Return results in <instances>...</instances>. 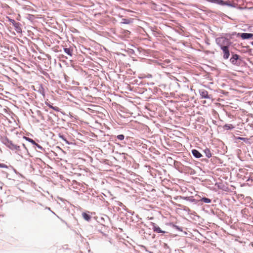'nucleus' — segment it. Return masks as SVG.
Listing matches in <instances>:
<instances>
[{
	"label": "nucleus",
	"mask_w": 253,
	"mask_h": 253,
	"mask_svg": "<svg viewBox=\"0 0 253 253\" xmlns=\"http://www.w3.org/2000/svg\"><path fill=\"white\" fill-rule=\"evenodd\" d=\"M223 52L224 55L223 57L225 59L228 58L229 56V52L228 51V48L227 46H224L221 47Z\"/></svg>",
	"instance_id": "obj_1"
},
{
	"label": "nucleus",
	"mask_w": 253,
	"mask_h": 253,
	"mask_svg": "<svg viewBox=\"0 0 253 253\" xmlns=\"http://www.w3.org/2000/svg\"><path fill=\"white\" fill-rule=\"evenodd\" d=\"M243 39H248L253 37V34L251 33L238 34Z\"/></svg>",
	"instance_id": "obj_2"
},
{
	"label": "nucleus",
	"mask_w": 253,
	"mask_h": 253,
	"mask_svg": "<svg viewBox=\"0 0 253 253\" xmlns=\"http://www.w3.org/2000/svg\"><path fill=\"white\" fill-rule=\"evenodd\" d=\"M8 147L11 150H15L17 151H19L20 150V147L14 145V144L10 142L8 145Z\"/></svg>",
	"instance_id": "obj_3"
},
{
	"label": "nucleus",
	"mask_w": 253,
	"mask_h": 253,
	"mask_svg": "<svg viewBox=\"0 0 253 253\" xmlns=\"http://www.w3.org/2000/svg\"><path fill=\"white\" fill-rule=\"evenodd\" d=\"M192 153L194 156L197 158H200L202 157L201 153L197 150H193Z\"/></svg>",
	"instance_id": "obj_4"
},
{
	"label": "nucleus",
	"mask_w": 253,
	"mask_h": 253,
	"mask_svg": "<svg viewBox=\"0 0 253 253\" xmlns=\"http://www.w3.org/2000/svg\"><path fill=\"white\" fill-rule=\"evenodd\" d=\"M204 153L208 158H210L211 156V154L209 149H206L204 150Z\"/></svg>",
	"instance_id": "obj_5"
},
{
	"label": "nucleus",
	"mask_w": 253,
	"mask_h": 253,
	"mask_svg": "<svg viewBox=\"0 0 253 253\" xmlns=\"http://www.w3.org/2000/svg\"><path fill=\"white\" fill-rule=\"evenodd\" d=\"M82 215H83V216L85 220H87V221H88V220H90V215H88V214H87V213H85V212H84V213H83Z\"/></svg>",
	"instance_id": "obj_6"
},
{
	"label": "nucleus",
	"mask_w": 253,
	"mask_h": 253,
	"mask_svg": "<svg viewBox=\"0 0 253 253\" xmlns=\"http://www.w3.org/2000/svg\"><path fill=\"white\" fill-rule=\"evenodd\" d=\"M154 230L158 233H165V232L162 231L159 227L155 226L154 227Z\"/></svg>",
	"instance_id": "obj_7"
},
{
	"label": "nucleus",
	"mask_w": 253,
	"mask_h": 253,
	"mask_svg": "<svg viewBox=\"0 0 253 253\" xmlns=\"http://www.w3.org/2000/svg\"><path fill=\"white\" fill-rule=\"evenodd\" d=\"M201 200L206 203H210L211 202L210 199L207 198H203Z\"/></svg>",
	"instance_id": "obj_8"
},
{
	"label": "nucleus",
	"mask_w": 253,
	"mask_h": 253,
	"mask_svg": "<svg viewBox=\"0 0 253 253\" xmlns=\"http://www.w3.org/2000/svg\"><path fill=\"white\" fill-rule=\"evenodd\" d=\"M24 138H25L27 140H28L29 142L32 143V144H36V143L33 139L26 137H24Z\"/></svg>",
	"instance_id": "obj_9"
},
{
	"label": "nucleus",
	"mask_w": 253,
	"mask_h": 253,
	"mask_svg": "<svg viewBox=\"0 0 253 253\" xmlns=\"http://www.w3.org/2000/svg\"><path fill=\"white\" fill-rule=\"evenodd\" d=\"M238 58V56L236 54H235L233 56V57L231 59L232 62H234V60H236Z\"/></svg>",
	"instance_id": "obj_10"
},
{
	"label": "nucleus",
	"mask_w": 253,
	"mask_h": 253,
	"mask_svg": "<svg viewBox=\"0 0 253 253\" xmlns=\"http://www.w3.org/2000/svg\"><path fill=\"white\" fill-rule=\"evenodd\" d=\"M201 95L204 97V98H206L208 96V93L207 91H202L201 92Z\"/></svg>",
	"instance_id": "obj_11"
},
{
	"label": "nucleus",
	"mask_w": 253,
	"mask_h": 253,
	"mask_svg": "<svg viewBox=\"0 0 253 253\" xmlns=\"http://www.w3.org/2000/svg\"><path fill=\"white\" fill-rule=\"evenodd\" d=\"M117 137L120 140H123L124 139V135L123 134H120L117 136Z\"/></svg>",
	"instance_id": "obj_12"
},
{
	"label": "nucleus",
	"mask_w": 253,
	"mask_h": 253,
	"mask_svg": "<svg viewBox=\"0 0 253 253\" xmlns=\"http://www.w3.org/2000/svg\"><path fill=\"white\" fill-rule=\"evenodd\" d=\"M65 51L66 53H67L68 54H70L69 53V51H70V50H69V49L68 48H65Z\"/></svg>",
	"instance_id": "obj_13"
},
{
	"label": "nucleus",
	"mask_w": 253,
	"mask_h": 253,
	"mask_svg": "<svg viewBox=\"0 0 253 253\" xmlns=\"http://www.w3.org/2000/svg\"><path fill=\"white\" fill-rule=\"evenodd\" d=\"M0 168H6V166L4 164H0Z\"/></svg>",
	"instance_id": "obj_14"
},
{
	"label": "nucleus",
	"mask_w": 253,
	"mask_h": 253,
	"mask_svg": "<svg viewBox=\"0 0 253 253\" xmlns=\"http://www.w3.org/2000/svg\"><path fill=\"white\" fill-rule=\"evenodd\" d=\"M37 147L38 148H39L40 149H42V147L40 146L39 145H38V144L36 143V144H35Z\"/></svg>",
	"instance_id": "obj_15"
},
{
	"label": "nucleus",
	"mask_w": 253,
	"mask_h": 253,
	"mask_svg": "<svg viewBox=\"0 0 253 253\" xmlns=\"http://www.w3.org/2000/svg\"><path fill=\"white\" fill-rule=\"evenodd\" d=\"M23 147H25V144H23Z\"/></svg>",
	"instance_id": "obj_16"
}]
</instances>
